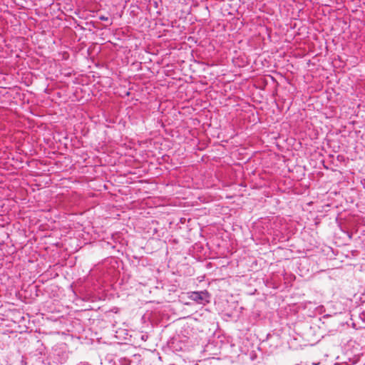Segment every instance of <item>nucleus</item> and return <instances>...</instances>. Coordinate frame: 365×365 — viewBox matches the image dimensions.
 Instances as JSON below:
<instances>
[{"mask_svg": "<svg viewBox=\"0 0 365 365\" xmlns=\"http://www.w3.org/2000/svg\"><path fill=\"white\" fill-rule=\"evenodd\" d=\"M99 19L102 21H107L108 19V17H105L103 16H100Z\"/></svg>", "mask_w": 365, "mask_h": 365, "instance_id": "obj_2", "label": "nucleus"}, {"mask_svg": "<svg viewBox=\"0 0 365 365\" xmlns=\"http://www.w3.org/2000/svg\"><path fill=\"white\" fill-rule=\"evenodd\" d=\"M187 295L189 299L200 304L205 305L210 301V295L206 291L188 292Z\"/></svg>", "mask_w": 365, "mask_h": 365, "instance_id": "obj_1", "label": "nucleus"}]
</instances>
